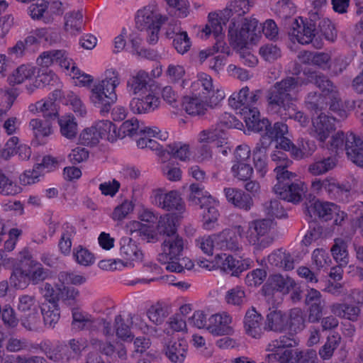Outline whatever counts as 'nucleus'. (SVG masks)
<instances>
[{
  "mask_svg": "<svg viewBox=\"0 0 363 363\" xmlns=\"http://www.w3.org/2000/svg\"><path fill=\"white\" fill-rule=\"evenodd\" d=\"M224 194L228 202L235 207L248 211L253 206L252 196L243 191L235 188H225Z\"/></svg>",
  "mask_w": 363,
  "mask_h": 363,
  "instance_id": "nucleus-25",
  "label": "nucleus"
},
{
  "mask_svg": "<svg viewBox=\"0 0 363 363\" xmlns=\"http://www.w3.org/2000/svg\"><path fill=\"white\" fill-rule=\"evenodd\" d=\"M147 315L150 321L159 325L164 323L169 315L168 308L160 303L152 306L147 311Z\"/></svg>",
  "mask_w": 363,
  "mask_h": 363,
  "instance_id": "nucleus-54",
  "label": "nucleus"
},
{
  "mask_svg": "<svg viewBox=\"0 0 363 363\" xmlns=\"http://www.w3.org/2000/svg\"><path fill=\"white\" fill-rule=\"evenodd\" d=\"M92 135L93 136H117L116 126L108 120L95 122L91 127L83 130L79 136Z\"/></svg>",
  "mask_w": 363,
  "mask_h": 363,
  "instance_id": "nucleus-32",
  "label": "nucleus"
},
{
  "mask_svg": "<svg viewBox=\"0 0 363 363\" xmlns=\"http://www.w3.org/2000/svg\"><path fill=\"white\" fill-rule=\"evenodd\" d=\"M231 172L238 179L247 181L253 174V168L247 162H234Z\"/></svg>",
  "mask_w": 363,
  "mask_h": 363,
  "instance_id": "nucleus-60",
  "label": "nucleus"
},
{
  "mask_svg": "<svg viewBox=\"0 0 363 363\" xmlns=\"http://www.w3.org/2000/svg\"><path fill=\"white\" fill-rule=\"evenodd\" d=\"M199 202L200 208L203 209V228L207 230L216 229L220 216L218 210V203L212 196L201 198Z\"/></svg>",
  "mask_w": 363,
  "mask_h": 363,
  "instance_id": "nucleus-15",
  "label": "nucleus"
},
{
  "mask_svg": "<svg viewBox=\"0 0 363 363\" xmlns=\"http://www.w3.org/2000/svg\"><path fill=\"white\" fill-rule=\"evenodd\" d=\"M173 38V45L180 54H184L191 48V43L186 31L176 33Z\"/></svg>",
  "mask_w": 363,
  "mask_h": 363,
  "instance_id": "nucleus-63",
  "label": "nucleus"
},
{
  "mask_svg": "<svg viewBox=\"0 0 363 363\" xmlns=\"http://www.w3.org/2000/svg\"><path fill=\"white\" fill-rule=\"evenodd\" d=\"M262 316L255 308L249 309L244 318V326L246 333L254 338H259L262 333L261 322Z\"/></svg>",
  "mask_w": 363,
  "mask_h": 363,
  "instance_id": "nucleus-30",
  "label": "nucleus"
},
{
  "mask_svg": "<svg viewBox=\"0 0 363 363\" xmlns=\"http://www.w3.org/2000/svg\"><path fill=\"white\" fill-rule=\"evenodd\" d=\"M35 72V68L30 65L19 66L11 75L8 77L9 84L11 86L23 83L26 79L31 78Z\"/></svg>",
  "mask_w": 363,
  "mask_h": 363,
  "instance_id": "nucleus-44",
  "label": "nucleus"
},
{
  "mask_svg": "<svg viewBox=\"0 0 363 363\" xmlns=\"http://www.w3.org/2000/svg\"><path fill=\"white\" fill-rule=\"evenodd\" d=\"M335 166V159L331 157H328L310 164L308 167V172L313 175H319L332 169Z\"/></svg>",
  "mask_w": 363,
  "mask_h": 363,
  "instance_id": "nucleus-55",
  "label": "nucleus"
},
{
  "mask_svg": "<svg viewBox=\"0 0 363 363\" xmlns=\"http://www.w3.org/2000/svg\"><path fill=\"white\" fill-rule=\"evenodd\" d=\"M51 119L43 121L39 118L30 120L29 126L35 136H49L52 134V128L50 124Z\"/></svg>",
  "mask_w": 363,
  "mask_h": 363,
  "instance_id": "nucleus-53",
  "label": "nucleus"
},
{
  "mask_svg": "<svg viewBox=\"0 0 363 363\" xmlns=\"http://www.w3.org/2000/svg\"><path fill=\"white\" fill-rule=\"evenodd\" d=\"M215 247L220 250L238 251L240 248L238 236L230 229L213 234Z\"/></svg>",
  "mask_w": 363,
  "mask_h": 363,
  "instance_id": "nucleus-21",
  "label": "nucleus"
},
{
  "mask_svg": "<svg viewBox=\"0 0 363 363\" xmlns=\"http://www.w3.org/2000/svg\"><path fill=\"white\" fill-rule=\"evenodd\" d=\"M36 109L43 113L45 119H55L58 117V108L52 99H48L44 102L38 101Z\"/></svg>",
  "mask_w": 363,
  "mask_h": 363,
  "instance_id": "nucleus-56",
  "label": "nucleus"
},
{
  "mask_svg": "<svg viewBox=\"0 0 363 363\" xmlns=\"http://www.w3.org/2000/svg\"><path fill=\"white\" fill-rule=\"evenodd\" d=\"M306 78L301 77H287L281 80V86H279V89H282L283 91L279 94V99H282V105L288 109L290 107L289 104L291 101V92H294L299 86L302 85H307L310 83L314 84L318 87L324 98H327L330 94H335L336 87L333 83L328 79L327 76L320 72L316 71H305L303 72Z\"/></svg>",
  "mask_w": 363,
  "mask_h": 363,
  "instance_id": "nucleus-1",
  "label": "nucleus"
},
{
  "mask_svg": "<svg viewBox=\"0 0 363 363\" xmlns=\"http://www.w3.org/2000/svg\"><path fill=\"white\" fill-rule=\"evenodd\" d=\"M242 127H243V124L237 120L235 117L225 114L223 116L222 120L215 126L202 130L200 133V136H207L209 135L212 136L231 135L233 134L232 131L233 130H241Z\"/></svg>",
  "mask_w": 363,
  "mask_h": 363,
  "instance_id": "nucleus-17",
  "label": "nucleus"
},
{
  "mask_svg": "<svg viewBox=\"0 0 363 363\" xmlns=\"http://www.w3.org/2000/svg\"><path fill=\"white\" fill-rule=\"evenodd\" d=\"M153 203L168 211L177 210L182 213L184 210V203L177 191L165 193L162 189L157 190L155 194Z\"/></svg>",
  "mask_w": 363,
  "mask_h": 363,
  "instance_id": "nucleus-16",
  "label": "nucleus"
},
{
  "mask_svg": "<svg viewBox=\"0 0 363 363\" xmlns=\"http://www.w3.org/2000/svg\"><path fill=\"white\" fill-rule=\"evenodd\" d=\"M279 84H281V81L276 82L267 91L268 112L281 117L293 118L299 122L301 126L306 125L309 123V119L303 112L296 111V105L294 104L296 99L294 96V92H291V101H290L291 104H289L290 107L287 109L286 107L285 108L282 105V102L280 101L282 99H279L280 95L279 94L282 93L283 90L279 89V86H281Z\"/></svg>",
  "mask_w": 363,
  "mask_h": 363,
  "instance_id": "nucleus-5",
  "label": "nucleus"
},
{
  "mask_svg": "<svg viewBox=\"0 0 363 363\" xmlns=\"http://www.w3.org/2000/svg\"><path fill=\"white\" fill-rule=\"evenodd\" d=\"M182 106L189 115H201L205 113L206 104L203 101L201 92L199 95L194 96H184L182 101Z\"/></svg>",
  "mask_w": 363,
  "mask_h": 363,
  "instance_id": "nucleus-41",
  "label": "nucleus"
},
{
  "mask_svg": "<svg viewBox=\"0 0 363 363\" xmlns=\"http://www.w3.org/2000/svg\"><path fill=\"white\" fill-rule=\"evenodd\" d=\"M286 20L291 26L289 35L302 45L312 43L315 34L318 33V29L313 24L307 23L301 17H299L300 23L297 18H288Z\"/></svg>",
  "mask_w": 363,
  "mask_h": 363,
  "instance_id": "nucleus-13",
  "label": "nucleus"
},
{
  "mask_svg": "<svg viewBox=\"0 0 363 363\" xmlns=\"http://www.w3.org/2000/svg\"><path fill=\"white\" fill-rule=\"evenodd\" d=\"M44 177V172L37 168L36 164L32 169L26 170L19 176V182L22 185H30L40 181Z\"/></svg>",
  "mask_w": 363,
  "mask_h": 363,
  "instance_id": "nucleus-61",
  "label": "nucleus"
},
{
  "mask_svg": "<svg viewBox=\"0 0 363 363\" xmlns=\"http://www.w3.org/2000/svg\"><path fill=\"white\" fill-rule=\"evenodd\" d=\"M345 138V151L348 159L357 166L363 168L362 138Z\"/></svg>",
  "mask_w": 363,
  "mask_h": 363,
  "instance_id": "nucleus-26",
  "label": "nucleus"
},
{
  "mask_svg": "<svg viewBox=\"0 0 363 363\" xmlns=\"http://www.w3.org/2000/svg\"><path fill=\"white\" fill-rule=\"evenodd\" d=\"M86 347L84 339L72 338L57 341L54 347L46 345L43 350L45 356L55 363H68L77 359Z\"/></svg>",
  "mask_w": 363,
  "mask_h": 363,
  "instance_id": "nucleus-3",
  "label": "nucleus"
},
{
  "mask_svg": "<svg viewBox=\"0 0 363 363\" xmlns=\"http://www.w3.org/2000/svg\"><path fill=\"white\" fill-rule=\"evenodd\" d=\"M345 138H319L320 143L325 145L331 155H338L345 150Z\"/></svg>",
  "mask_w": 363,
  "mask_h": 363,
  "instance_id": "nucleus-58",
  "label": "nucleus"
},
{
  "mask_svg": "<svg viewBox=\"0 0 363 363\" xmlns=\"http://www.w3.org/2000/svg\"><path fill=\"white\" fill-rule=\"evenodd\" d=\"M272 160L276 162L277 166L274 169L276 173V179H280L287 177V175H294V172L288 171L286 169L292 164V161L289 160L287 155L282 151L277 150L271 155Z\"/></svg>",
  "mask_w": 363,
  "mask_h": 363,
  "instance_id": "nucleus-38",
  "label": "nucleus"
},
{
  "mask_svg": "<svg viewBox=\"0 0 363 363\" xmlns=\"http://www.w3.org/2000/svg\"><path fill=\"white\" fill-rule=\"evenodd\" d=\"M252 118H248L247 127L248 130L255 133L264 134V136H285L289 133V126L286 122L276 121L272 125L268 118H259V110H252Z\"/></svg>",
  "mask_w": 363,
  "mask_h": 363,
  "instance_id": "nucleus-8",
  "label": "nucleus"
},
{
  "mask_svg": "<svg viewBox=\"0 0 363 363\" xmlns=\"http://www.w3.org/2000/svg\"><path fill=\"white\" fill-rule=\"evenodd\" d=\"M318 33L320 32L325 38L330 42H334L337 36L335 25L328 18H322L318 25Z\"/></svg>",
  "mask_w": 363,
  "mask_h": 363,
  "instance_id": "nucleus-59",
  "label": "nucleus"
},
{
  "mask_svg": "<svg viewBox=\"0 0 363 363\" xmlns=\"http://www.w3.org/2000/svg\"><path fill=\"white\" fill-rule=\"evenodd\" d=\"M20 320L22 326L27 330L38 332L42 328L39 311L21 315Z\"/></svg>",
  "mask_w": 363,
  "mask_h": 363,
  "instance_id": "nucleus-51",
  "label": "nucleus"
},
{
  "mask_svg": "<svg viewBox=\"0 0 363 363\" xmlns=\"http://www.w3.org/2000/svg\"><path fill=\"white\" fill-rule=\"evenodd\" d=\"M252 264L250 259H236L231 255L226 254L217 255L215 257L214 262L208 260H202L199 262V266L208 270H212L215 267H220L232 276L238 277L239 274L249 269Z\"/></svg>",
  "mask_w": 363,
  "mask_h": 363,
  "instance_id": "nucleus-6",
  "label": "nucleus"
},
{
  "mask_svg": "<svg viewBox=\"0 0 363 363\" xmlns=\"http://www.w3.org/2000/svg\"><path fill=\"white\" fill-rule=\"evenodd\" d=\"M45 301L40 305V312L44 325L53 328L60 318V310L58 303L50 298H44Z\"/></svg>",
  "mask_w": 363,
  "mask_h": 363,
  "instance_id": "nucleus-22",
  "label": "nucleus"
},
{
  "mask_svg": "<svg viewBox=\"0 0 363 363\" xmlns=\"http://www.w3.org/2000/svg\"><path fill=\"white\" fill-rule=\"evenodd\" d=\"M158 97L148 93L145 97L134 98L130 101L132 111L137 113H143L154 111L160 104Z\"/></svg>",
  "mask_w": 363,
  "mask_h": 363,
  "instance_id": "nucleus-33",
  "label": "nucleus"
},
{
  "mask_svg": "<svg viewBox=\"0 0 363 363\" xmlns=\"http://www.w3.org/2000/svg\"><path fill=\"white\" fill-rule=\"evenodd\" d=\"M65 28L72 33L82 32L84 26L83 15L79 11H73L66 14Z\"/></svg>",
  "mask_w": 363,
  "mask_h": 363,
  "instance_id": "nucleus-49",
  "label": "nucleus"
},
{
  "mask_svg": "<svg viewBox=\"0 0 363 363\" xmlns=\"http://www.w3.org/2000/svg\"><path fill=\"white\" fill-rule=\"evenodd\" d=\"M40 291L43 298H50L55 300L57 303L62 300L67 305H73L79 296L78 289L73 286H62L55 289L48 283L42 284Z\"/></svg>",
  "mask_w": 363,
  "mask_h": 363,
  "instance_id": "nucleus-12",
  "label": "nucleus"
},
{
  "mask_svg": "<svg viewBox=\"0 0 363 363\" xmlns=\"http://www.w3.org/2000/svg\"><path fill=\"white\" fill-rule=\"evenodd\" d=\"M265 357L267 363H297L298 361V350L296 349L279 348L274 350Z\"/></svg>",
  "mask_w": 363,
  "mask_h": 363,
  "instance_id": "nucleus-29",
  "label": "nucleus"
},
{
  "mask_svg": "<svg viewBox=\"0 0 363 363\" xmlns=\"http://www.w3.org/2000/svg\"><path fill=\"white\" fill-rule=\"evenodd\" d=\"M336 118L320 113L317 118L313 120V125L315 132L318 136H357L352 131L345 132L339 130L335 133Z\"/></svg>",
  "mask_w": 363,
  "mask_h": 363,
  "instance_id": "nucleus-14",
  "label": "nucleus"
},
{
  "mask_svg": "<svg viewBox=\"0 0 363 363\" xmlns=\"http://www.w3.org/2000/svg\"><path fill=\"white\" fill-rule=\"evenodd\" d=\"M187 345L184 341H169L165 349L167 357L172 363H183L186 354Z\"/></svg>",
  "mask_w": 363,
  "mask_h": 363,
  "instance_id": "nucleus-36",
  "label": "nucleus"
},
{
  "mask_svg": "<svg viewBox=\"0 0 363 363\" xmlns=\"http://www.w3.org/2000/svg\"><path fill=\"white\" fill-rule=\"evenodd\" d=\"M168 155L174 158L185 161L189 157V145L180 143H174L167 146V152Z\"/></svg>",
  "mask_w": 363,
  "mask_h": 363,
  "instance_id": "nucleus-62",
  "label": "nucleus"
},
{
  "mask_svg": "<svg viewBox=\"0 0 363 363\" xmlns=\"http://www.w3.org/2000/svg\"><path fill=\"white\" fill-rule=\"evenodd\" d=\"M268 262L270 264L284 269L286 271L294 268V260L289 253H286L281 249L277 250L268 256Z\"/></svg>",
  "mask_w": 363,
  "mask_h": 363,
  "instance_id": "nucleus-39",
  "label": "nucleus"
},
{
  "mask_svg": "<svg viewBox=\"0 0 363 363\" xmlns=\"http://www.w3.org/2000/svg\"><path fill=\"white\" fill-rule=\"evenodd\" d=\"M72 328L77 330H86L94 331L97 329L96 321L92 318L91 315L79 311L78 310H72Z\"/></svg>",
  "mask_w": 363,
  "mask_h": 363,
  "instance_id": "nucleus-34",
  "label": "nucleus"
},
{
  "mask_svg": "<svg viewBox=\"0 0 363 363\" xmlns=\"http://www.w3.org/2000/svg\"><path fill=\"white\" fill-rule=\"evenodd\" d=\"M22 191V188L12 178L6 176L0 169V193L6 196H14Z\"/></svg>",
  "mask_w": 363,
  "mask_h": 363,
  "instance_id": "nucleus-47",
  "label": "nucleus"
},
{
  "mask_svg": "<svg viewBox=\"0 0 363 363\" xmlns=\"http://www.w3.org/2000/svg\"><path fill=\"white\" fill-rule=\"evenodd\" d=\"M267 157L266 154L258 148H255L253 152V160L255 169L261 177H264L267 172Z\"/></svg>",
  "mask_w": 363,
  "mask_h": 363,
  "instance_id": "nucleus-64",
  "label": "nucleus"
},
{
  "mask_svg": "<svg viewBox=\"0 0 363 363\" xmlns=\"http://www.w3.org/2000/svg\"><path fill=\"white\" fill-rule=\"evenodd\" d=\"M151 81L152 79L147 72L140 70L135 75L128 79L127 86L134 94H144L147 91V86Z\"/></svg>",
  "mask_w": 363,
  "mask_h": 363,
  "instance_id": "nucleus-37",
  "label": "nucleus"
},
{
  "mask_svg": "<svg viewBox=\"0 0 363 363\" xmlns=\"http://www.w3.org/2000/svg\"><path fill=\"white\" fill-rule=\"evenodd\" d=\"M257 25L255 19L241 18L236 21L233 18L228 28V40L235 49H242L247 45L250 33H252Z\"/></svg>",
  "mask_w": 363,
  "mask_h": 363,
  "instance_id": "nucleus-7",
  "label": "nucleus"
},
{
  "mask_svg": "<svg viewBox=\"0 0 363 363\" xmlns=\"http://www.w3.org/2000/svg\"><path fill=\"white\" fill-rule=\"evenodd\" d=\"M178 216L176 214H166L164 216H160L157 221V230L160 235L164 237L167 235L176 233L177 227L176 222L177 221Z\"/></svg>",
  "mask_w": 363,
  "mask_h": 363,
  "instance_id": "nucleus-42",
  "label": "nucleus"
},
{
  "mask_svg": "<svg viewBox=\"0 0 363 363\" xmlns=\"http://www.w3.org/2000/svg\"><path fill=\"white\" fill-rule=\"evenodd\" d=\"M332 313L342 318H346L351 321H357L360 313L359 307L347 303H335L331 306Z\"/></svg>",
  "mask_w": 363,
  "mask_h": 363,
  "instance_id": "nucleus-40",
  "label": "nucleus"
},
{
  "mask_svg": "<svg viewBox=\"0 0 363 363\" xmlns=\"http://www.w3.org/2000/svg\"><path fill=\"white\" fill-rule=\"evenodd\" d=\"M296 286L295 281L289 277H284L281 274H274L271 276L267 282L263 286V291L265 294H269V289L281 292L282 294H288L291 289Z\"/></svg>",
  "mask_w": 363,
  "mask_h": 363,
  "instance_id": "nucleus-28",
  "label": "nucleus"
},
{
  "mask_svg": "<svg viewBox=\"0 0 363 363\" xmlns=\"http://www.w3.org/2000/svg\"><path fill=\"white\" fill-rule=\"evenodd\" d=\"M62 136H76L77 134V123L73 115H64L56 118Z\"/></svg>",
  "mask_w": 363,
  "mask_h": 363,
  "instance_id": "nucleus-45",
  "label": "nucleus"
},
{
  "mask_svg": "<svg viewBox=\"0 0 363 363\" xmlns=\"http://www.w3.org/2000/svg\"><path fill=\"white\" fill-rule=\"evenodd\" d=\"M162 250L167 252L171 259H179L184 250V240L177 233L167 235L162 244Z\"/></svg>",
  "mask_w": 363,
  "mask_h": 363,
  "instance_id": "nucleus-31",
  "label": "nucleus"
},
{
  "mask_svg": "<svg viewBox=\"0 0 363 363\" xmlns=\"http://www.w3.org/2000/svg\"><path fill=\"white\" fill-rule=\"evenodd\" d=\"M105 75V79L92 88L90 96L91 101L100 109L101 113L110 111L117 100L115 89L120 83L118 74L114 69L106 70Z\"/></svg>",
  "mask_w": 363,
  "mask_h": 363,
  "instance_id": "nucleus-2",
  "label": "nucleus"
},
{
  "mask_svg": "<svg viewBox=\"0 0 363 363\" xmlns=\"http://www.w3.org/2000/svg\"><path fill=\"white\" fill-rule=\"evenodd\" d=\"M250 2L248 0H233L228 7L225 9L222 13L223 16H218L216 13H209L208 21L205 27L202 28V32L206 37L213 34L218 41L222 38L223 25H225V21L229 18L233 13L238 16L237 21H240L242 15L248 12L250 9Z\"/></svg>",
  "mask_w": 363,
  "mask_h": 363,
  "instance_id": "nucleus-4",
  "label": "nucleus"
},
{
  "mask_svg": "<svg viewBox=\"0 0 363 363\" xmlns=\"http://www.w3.org/2000/svg\"><path fill=\"white\" fill-rule=\"evenodd\" d=\"M18 138H10L3 147L0 144V159L8 160L17 154L21 160H28L31 156L30 147L26 145H18Z\"/></svg>",
  "mask_w": 363,
  "mask_h": 363,
  "instance_id": "nucleus-19",
  "label": "nucleus"
},
{
  "mask_svg": "<svg viewBox=\"0 0 363 363\" xmlns=\"http://www.w3.org/2000/svg\"><path fill=\"white\" fill-rule=\"evenodd\" d=\"M287 315L280 310H269L266 315L264 330L276 333H284L287 330Z\"/></svg>",
  "mask_w": 363,
  "mask_h": 363,
  "instance_id": "nucleus-24",
  "label": "nucleus"
},
{
  "mask_svg": "<svg viewBox=\"0 0 363 363\" xmlns=\"http://www.w3.org/2000/svg\"><path fill=\"white\" fill-rule=\"evenodd\" d=\"M72 255L74 260L81 265L90 266L94 262L95 258L94 255L82 245L74 247Z\"/></svg>",
  "mask_w": 363,
  "mask_h": 363,
  "instance_id": "nucleus-57",
  "label": "nucleus"
},
{
  "mask_svg": "<svg viewBox=\"0 0 363 363\" xmlns=\"http://www.w3.org/2000/svg\"><path fill=\"white\" fill-rule=\"evenodd\" d=\"M123 136H133L143 135L145 136H155L162 134V130L157 127H145L139 130V122L137 119L128 120L122 123L120 128Z\"/></svg>",
  "mask_w": 363,
  "mask_h": 363,
  "instance_id": "nucleus-27",
  "label": "nucleus"
},
{
  "mask_svg": "<svg viewBox=\"0 0 363 363\" xmlns=\"http://www.w3.org/2000/svg\"><path fill=\"white\" fill-rule=\"evenodd\" d=\"M279 139V138H276ZM280 142L277 143V147L290 152L291 157L296 160L310 157L315 151V142L309 138H300L296 143L289 138H279Z\"/></svg>",
  "mask_w": 363,
  "mask_h": 363,
  "instance_id": "nucleus-11",
  "label": "nucleus"
},
{
  "mask_svg": "<svg viewBox=\"0 0 363 363\" xmlns=\"http://www.w3.org/2000/svg\"><path fill=\"white\" fill-rule=\"evenodd\" d=\"M30 271L16 268L13 269L9 281L11 286L16 289H25L30 281Z\"/></svg>",
  "mask_w": 363,
  "mask_h": 363,
  "instance_id": "nucleus-50",
  "label": "nucleus"
},
{
  "mask_svg": "<svg viewBox=\"0 0 363 363\" xmlns=\"http://www.w3.org/2000/svg\"><path fill=\"white\" fill-rule=\"evenodd\" d=\"M120 255L124 259L133 261L142 259L143 253L132 238L123 237L120 240Z\"/></svg>",
  "mask_w": 363,
  "mask_h": 363,
  "instance_id": "nucleus-35",
  "label": "nucleus"
},
{
  "mask_svg": "<svg viewBox=\"0 0 363 363\" xmlns=\"http://www.w3.org/2000/svg\"><path fill=\"white\" fill-rule=\"evenodd\" d=\"M22 191V188L12 178L6 176L0 169V193L6 196H14Z\"/></svg>",
  "mask_w": 363,
  "mask_h": 363,
  "instance_id": "nucleus-48",
  "label": "nucleus"
},
{
  "mask_svg": "<svg viewBox=\"0 0 363 363\" xmlns=\"http://www.w3.org/2000/svg\"><path fill=\"white\" fill-rule=\"evenodd\" d=\"M296 177L294 173V175H287V177L285 176L282 179H277V183L274 186V191L279 199L294 203L301 201L306 187L302 182H294L293 179Z\"/></svg>",
  "mask_w": 363,
  "mask_h": 363,
  "instance_id": "nucleus-9",
  "label": "nucleus"
},
{
  "mask_svg": "<svg viewBox=\"0 0 363 363\" xmlns=\"http://www.w3.org/2000/svg\"><path fill=\"white\" fill-rule=\"evenodd\" d=\"M287 316L289 318L287 330L297 333L305 328L306 320L301 309L298 308H292Z\"/></svg>",
  "mask_w": 363,
  "mask_h": 363,
  "instance_id": "nucleus-43",
  "label": "nucleus"
},
{
  "mask_svg": "<svg viewBox=\"0 0 363 363\" xmlns=\"http://www.w3.org/2000/svg\"><path fill=\"white\" fill-rule=\"evenodd\" d=\"M164 21L152 7L145 6L138 11L135 16L136 28L143 31L148 30L150 28L162 24Z\"/></svg>",
  "mask_w": 363,
  "mask_h": 363,
  "instance_id": "nucleus-18",
  "label": "nucleus"
},
{
  "mask_svg": "<svg viewBox=\"0 0 363 363\" xmlns=\"http://www.w3.org/2000/svg\"><path fill=\"white\" fill-rule=\"evenodd\" d=\"M336 208L337 206L333 203L316 200L306 208V213L310 219L315 220L318 217L327 221L332 218Z\"/></svg>",
  "mask_w": 363,
  "mask_h": 363,
  "instance_id": "nucleus-23",
  "label": "nucleus"
},
{
  "mask_svg": "<svg viewBox=\"0 0 363 363\" xmlns=\"http://www.w3.org/2000/svg\"><path fill=\"white\" fill-rule=\"evenodd\" d=\"M40 305L34 296L23 295L18 298L17 308L22 313L21 315H25L39 311Z\"/></svg>",
  "mask_w": 363,
  "mask_h": 363,
  "instance_id": "nucleus-52",
  "label": "nucleus"
},
{
  "mask_svg": "<svg viewBox=\"0 0 363 363\" xmlns=\"http://www.w3.org/2000/svg\"><path fill=\"white\" fill-rule=\"evenodd\" d=\"M330 251L333 258L341 266L346 265L348 263L347 244L345 240L342 238L335 239L334 245Z\"/></svg>",
  "mask_w": 363,
  "mask_h": 363,
  "instance_id": "nucleus-46",
  "label": "nucleus"
},
{
  "mask_svg": "<svg viewBox=\"0 0 363 363\" xmlns=\"http://www.w3.org/2000/svg\"><path fill=\"white\" fill-rule=\"evenodd\" d=\"M231 321V317L227 313L212 315L208 318L207 330L213 335H229L233 333Z\"/></svg>",
  "mask_w": 363,
  "mask_h": 363,
  "instance_id": "nucleus-20",
  "label": "nucleus"
},
{
  "mask_svg": "<svg viewBox=\"0 0 363 363\" xmlns=\"http://www.w3.org/2000/svg\"><path fill=\"white\" fill-rule=\"evenodd\" d=\"M312 186L316 189H323L330 199L347 203L352 197V186L348 182H340L334 178L315 180Z\"/></svg>",
  "mask_w": 363,
  "mask_h": 363,
  "instance_id": "nucleus-10",
  "label": "nucleus"
}]
</instances>
